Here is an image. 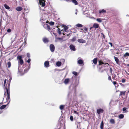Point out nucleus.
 Listing matches in <instances>:
<instances>
[{
  "mask_svg": "<svg viewBox=\"0 0 129 129\" xmlns=\"http://www.w3.org/2000/svg\"><path fill=\"white\" fill-rule=\"evenodd\" d=\"M17 59L18 60V67L19 70V67L20 65H22L23 63V61L22 59V57L21 56H18L17 57Z\"/></svg>",
  "mask_w": 129,
  "mask_h": 129,
  "instance_id": "obj_1",
  "label": "nucleus"
},
{
  "mask_svg": "<svg viewBox=\"0 0 129 129\" xmlns=\"http://www.w3.org/2000/svg\"><path fill=\"white\" fill-rule=\"evenodd\" d=\"M10 84V83L9 84ZM9 84H8V87H5V88L4 96L6 97H10V92L9 89Z\"/></svg>",
  "mask_w": 129,
  "mask_h": 129,
  "instance_id": "obj_2",
  "label": "nucleus"
},
{
  "mask_svg": "<svg viewBox=\"0 0 129 129\" xmlns=\"http://www.w3.org/2000/svg\"><path fill=\"white\" fill-rule=\"evenodd\" d=\"M76 87H75L73 90L69 92L68 94V96L69 97L71 96H76Z\"/></svg>",
  "mask_w": 129,
  "mask_h": 129,
  "instance_id": "obj_3",
  "label": "nucleus"
},
{
  "mask_svg": "<svg viewBox=\"0 0 129 129\" xmlns=\"http://www.w3.org/2000/svg\"><path fill=\"white\" fill-rule=\"evenodd\" d=\"M50 49L51 52H53L55 49L54 46L53 44H51L50 46Z\"/></svg>",
  "mask_w": 129,
  "mask_h": 129,
  "instance_id": "obj_4",
  "label": "nucleus"
},
{
  "mask_svg": "<svg viewBox=\"0 0 129 129\" xmlns=\"http://www.w3.org/2000/svg\"><path fill=\"white\" fill-rule=\"evenodd\" d=\"M104 110L101 108H99L97 110L96 112L98 114H100L101 113L104 112Z\"/></svg>",
  "mask_w": 129,
  "mask_h": 129,
  "instance_id": "obj_5",
  "label": "nucleus"
},
{
  "mask_svg": "<svg viewBox=\"0 0 129 129\" xmlns=\"http://www.w3.org/2000/svg\"><path fill=\"white\" fill-rule=\"evenodd\" d=\"M45 1L44 0H40V4L42 7H44L45 5Z\"/></svg>",
  "mask_w": 129,
  "mask_h": 129,
  "instance_id": "obj_6",
  "label": "nucleus"
},
{
  "mask_svg": "<svg viewBox=\"0 0 129 129\" xmlns=\"http://www.w3.org/2000/svg\"><path fill=\"white\" fill-rule=\"evenodd\" d=\"M43 26L45 29L48 30H49L50 29V26L48 24L46 23L44 24L43 25Z\"/></svg>",
  "mask_w": 129,
  "mask_h": 129,
  "instance_id": "obj_7",
  "label": "nucleus"
},
{
  "mask_svg": "<svg viewBox=\"0 0 129 129\" xmlns=\"http://www.w3.org/2000/svg\"><path fill=\"white\" fill-rule=\"evenodd\" d=\"M77 41L79 43H84L86 42V41L85 40L82 39H78Z\"/></svg>",
  "mask_w": 129,
  "mask_h": 129,
  "instance_id": "obj_8",
  "label": "nucleus"
},
{
  "mask_svg": "<svg viewBox=\"0 0 129 129\" xmlns=\"http://www.w3.org/2000/svg\"><path fill=\"white\" fill-rule=\"evenodd\" d=\"M70 48L72 51H74L76 50V49L75 46L71 44L70 45Z\"/></svg>",
  "mask_w": 129,
  "mask_h": 129,
  "instance_id": "obj_9",
  "label": "nucleus"
},
{
  "mask_svg": "<svg viewBox=\"0 0 129 129\" xmlns=\"http://www.w3.org/2000/svg\"><path fill=\"white\" fill-rule=\"evenodd\" d=\"M99 62V64L100 65H101L102 64H104V66H105L104 67H105V66H107V64H108V63H104L102 62V61H100Z\"/></svg>",
  "mask_w": 129,
  "mask_h": 129,
  "instance_id": "obj_10",
  "label": "nucleus"
},
{
  "mask_svg": "<svg viewBox=\"0 0 129 129\" xmlns=\"http://www.w3.org/2000/svg\"><path fill=\"white\" fill-rule=\"evenodd\" d=\"M70 81V79L69 78H66L64 80V83L65 84H68L69 82Z\"/></svg>",
  "mask_w": 129,
  "mask_h": 129,
  "instance_id": "obj_11",
  "label": "nucleus"
},
{
  "mask_svg": "<svg viewBox=\"0 0 129 129\" xmlns=\"http://www.w3.org/2000/svg\"><path fill=\"white\" fill-rule=\"evenodd\" d=\"M10 97H4L3 100V101L4 102H7L10 99Z\"/></svg>",
  "mask_w": 129,
  "mask_h": 129,
  "instance_id": "obj_12",
  "label": "nucleus"
},
{
  "mask_svg": "<svg viewBox=\"0 0 129 129\" xmlns=\"http://www.w3.org/2000/svg\"><path fill=\"white\" fill-rule=\"evenodd\" d=\"M22 9V8L20 6L17 7L16 8V10L18 11H21Z\"/></svg>",
  "mask_w": 129,
  "mask_h": 129,
  "instance_id": "obj_13",
  "label": "nucleus"
},
{
  "mask_svg": "<svg viewBox=\"0 0 129 129\" xmlns=\"http://www.w3.org/2000/svg\"><path fill=\"white\" fill-rule=\"evenodd\" d=\"M49 62L48 61H46L44 63V66L46 67H49Z\"/></svg>",
  "mask_w": 129,
  "mask_h": 129,
  "instance_id": "obj_14",
  "label": "nucleus"
},
{
  "mask_svg": "<svg viewBox=\"0 0 129 129\" xmlns=\"http://www.w3.org/2000/svg\"><path fill=\"white\" fill-rule=\"evenodd\" d=\"M43 40L44 42L45 43H47L49 42L48 39L46 38H43Z\"/></svg>",
  "mask_w": 129,
  "mask_h": 129,
  "instance_id": "obj_15",
  "label": "nucleus"
},
{
  "mask_svg": "<svg viewBox=\"0 0 129 129\" xmlns=\"http://www.w3.org/2000/svg\"><path fill=\"white\" fill-rule=\"evenodd\" d=\"M78 63L79 64H81L83 63V61L81 59H79L77 61Z\"/></svg>",
  "mask_w": 129,
  "mask_h": 129,
  "instance_id": "obj_16",
  "label": "nucleus"
},
{
  "mask_svg": "<svg viewBox=\"0 0 129 129\" xmlns=\"http://www.w3.org/2000/svg\"><path fill=\"white\" fill-rule=\"evenodd\" d=\"M99 13L100 14H101L102 13H105L106 12V10H104V9H103L101 10H100L99 11Z\"/></svg>",
  "mask_w": 129,
  "mask_h": 129,
  "instance_id": "obj_17",
  "label": "nucleus"
},
{
  "mask_svg": "<svg viewBox=\"0 0 129 129\" xmlns=\"http://www.w3.org/2000/svg\"><path fill=\"white\" fill-rule=\"evenodd\" d=\"M114 58L115 60L117 63V64H119V59L116 57L115 56H114Z\"/></svg>",
  "mask_w": 129,
  "mask_h": 129,
  "instance_id": "obj_18",
  "label": "nucleus"
},
{
  "mask_svg": "<svg viewBox=\"0 0 129 129\" xmlns=\"http://www.w3.org/2000/svg\"><path fill=\"white\" fill-rule=\"evenodd\" d=\"M61 64V63L60 61H57L56 62V65L58 67L60 66Z\"/></svg>",
  "mask_w": 129,
  "mask_h": 129,
  "instance_id": "obj_19",
  "label": "nucleus"
},
{
  "mask_svg": "<svg viewBox=\"0 0 129 129\" xmlns=\"http://www.w3.org/2000/svg\"><path fill=\"white\" fill-rule=\"evenodd\" d=\"M93 26L95 28H97L99 27V25L98 24L95 23L93 25Z\"/></svg>",
  "mask_w": 129,
  "mask_h": 129,
  "instance_id": "obj_20",
  "label": "nucleus"
},
{
  "mask_svg": "<svg viewBox=\"0 0 129 129\" xmlns=\"http://www.w3.org/2000/svg\"><path fill=\"white\" fill-rule=\"evenodd\" d=\"M127 108L126 107H124L122 109V110L123 113H126L128 112V111L126 110Z\"/></svg>",
  "mask_w": 129,
  "mask_h": 129,
  "instance_id": "obj_21",
  "label": "nucleus"
},
{
  "mask_svg": "<svg viewBox=\"0 0 129 129\" xmlns=\"http://www.w3.org/2000/svg\"><path fill=\"white\" fill-rule=\"evenodd\" d=\"M7 105H3L0 108V110H2L4 109V108H6V107Z\"/></svg>",
  "mask_w": 129,
  "mask_h": 129,
  "instance_id": "obj_22",
  "label": "nucleus"
},
{
  "mask_svg": "<svg viewBox=\"0 0 129 129\" xmlns=\"http://www.w3.org/2000/svg\"><path fill=\"white\" fill-rule=\"evenodd\" d=\"M76 26L77 27H82L83 26V25L82 24H79V23H78V24H76Z\"/></svg>",
  "mask_w": 129,
  "mask_h": 129,
  "instance_id": "obj_23",
  "label": "nucleus"
},
{
  "mask_svg": "<svg viewBox=\"0 0 129 129\" xmlns=\"http://www.w3.org/2000/svg\"><path fill=\"white\" fill-rule=\"evenodd\" d=\"M124 115L122 114H121L118 116V117L120 119L123 118H124Z\"/></svg>",
  "mask_w": 129,
  "mask_h": 129,
  "instance_id": "obj_24",
  "label": "nucleus"
},
{
  "mask_svg": "<svg viewBox=\"0 0 129 129\" xmlns=\"http://www.w3.org/2000/svg\"><path fill=\"white\" fill-rule=\"evenodd\" d=\"M110 122L111 123L114 124L115 123V121L114 120L112 119H111L110 120Z\"/></svg>",
  "mask_w": 129,
  "mask_h": 129,
  "instance_id": "obj_25",
  "label": "nucleus"
},
{
  "mask_svg": "<svg viewBox=\"0 0 129 129\" xmlns=\"http://www.w3.org/2000/svg\"><path fill=\"white\" fill-rule=\"evenodd\" d=\"M93 62L95 64H96L97 62V59L96 58H94L93 60Z\"/></svg>",
  "mask_w": 129,
  "mask_h": 129,
  "instance_id": "obj_26",
  "label": "nucleus"
},
{
  "mask_svg": "<svg viewBox=\"0 0 129 129\" xmlns=\"http://www.w3.org/2000/svg\"><path fill=\"white\" fill-rule=\"evenodd\" d=\"M65 107V105H62L60 106L59 107L60 109L62 110H63Z\"/></svg>",
  "mask_w": 129,
  "mask_h": 129,
  "instance_id": "obj_27",
  "label": "nucleus"
},
{
  "mask_svg": "<svg viewBox=\"0 0 129 129\" xmlns=\"http://www.w3.org/2000/svg\"><path fill=\"white\" fill-rule=\"evenodd\" d=\"M68 27L66 26L65 25L63 26L64 30L65 31H66L68 29Z\"/></svg>",
  "mask_w": 129,
  "mask_h": 129,
  "instance_id": "obj_28",
  "label": "nucleus"
},
{
  "mask_svg": "<svg viewBox=\"0 0 129 129\" xmlns=\"http://www.w3.org/2000/svg\"><path fill=\"white\" fill-rule=\"evenodd\" d=\"M72 2L74 3L75 5H76L78 4V3L76 0H72Z\"/></svg>",
  "mask_w": 129,
  "mask_h": 129,
  "instance_id": "obj_29",
  "label": "nucleus"
},
{
  "mask_svg": "<svg viewBox=\"0 0 129 129\" xmlns=\"http://www.w3.org/2000/svg\"><path fill=\"white\" fill-rule=\"evenodd\" d=\"M103 121H102L100 125V128L101 129H103Z\"/></svg>",
  "mask_w": 129,
  "mask_h": 129,
  "instance_id": "obj_30",
  "label": "nucleus"
},
{
  "mask_svg": "<svg viewBox=\"0 0 129 129\" xmlns=\"http://www.w3.org/2000/svg\"><path fill=\"white\" fill-rule=\"evenodd\" d=\"M129 56V53L128 52H126L123 55V57H125L126 56Z\"/></svg>",
  "mask_w": 129,
  "mask_h": 129,
  "instance_id": "obj_31",
  "label": "nucleus"
},
{
  "mask_svg": "<svg viewBox=\"0 0 129 129\" xmlns=\"http://www.w3.org/2000/svg\"><path fill=\"white\" fill-rule=\"evenodd\" d=\"M8 68H9L11 66V63L10 62H8L7 64Z\"/></svg>",
  "mask_w": 129,
  "mask_h": 129,
  "instance_id": "obj_32",
  "label": "nucleus"
},
{
  "mask_svg": "<svg viewBox=\"0 0 129 129\" xmlns=\"http://www.w3.org/2000/svg\"><path fill=\"white\" fill-rule=\"evenodd\" d=\"M125 91H122L120 93V94H119L120 96L122 95H123L125 94Z\"/></svg>",
  "mask_w": 129,
  "mask_h": 129,
  "instance_id": "obj_33",
  "label": "nucleus"
},
{
  "mask_svg": "<svg viewBox=\"0 0 129 129\" xmlns=\"http://www.w3.org/2000/svg\"><path fill=\"white\" fill-rule=\"evenodd\" d=\"M5 7L7 9H10V7L6 5L5 4L4 5Z\"/></svg>",
  "mask_w": 129,
  "mask_h": 129,
  "instance_id": "obj_34",
  "label": "nucleus"
},
{
  "mask_svg": "<svg viewBox=\"0 0 129 129\" xmlns=\"http://www.w3.org/2000/svg\"><path fill=\"white\" fill-rule=\"evenodd\" d=\"M96 21L99 22H102V20L101 18H98L96 19Z\"/></svg>",
  "mask_w": 129,
  "mask_h": 129,
  "instance_id": "obj_35",
  "label": "nucleus"
},
{
  "mask_svg": "<svg viewBox=\"0 0 129 129\" xmlns=\"http://www.w3.org/2000/svg\"><path fill=\"white\" fill-rule=\"evenodd\" d=\"M84 29L85 30L84 31V33H86L87 32V31L88 30V29L87 28H86V27H85L84 28Z\"/></svg>",
  "mask_w": 129,
  "mask_h": 129,
  "instance_id": "obj_36",
  "label": "nucleus"
},
{
  "mask_svg": "<svg viewBox=\"0 0 129 129\" xmlns=\"http://www.w3.org/2000/svg\"><path fill=\"white\" fill-rule=\"evenodd\" d=\"M76 37H74L71 40V41H72V42H74L76 40Z\"/></svg>",
  "mask_w": 129,
  "mask_h": 129,
  "instance_id": "obj_37",
  "label": "nucleus"
},
{
  "mask_svg": "<svg viewBox=\"0 0 129 129\" xmlns=\"http://www.w3.org/2000/svg\"><path fill=\"white\" fill-rule=\"evenodd\" d=\"M75 76L77 75V73L76 72H73L72 73Z\"/></svg>",
  "mask_w": 129,
  "mask_h": 129,
  "instance_id": "obj_38",
  "label": "nucleus"
},
{
  "mask_svg": "<svg viewBox=\"0 0 129 129\" xmlns=\"http://www.w3.org/2000/svg\"><path fill=\"white\" fill-rule=\"evenodd\" d=\"M70 120L72 121L73 120V117L72 116H71L70 117Z\"/></svg>",
  "mask_w": 129,
  "mask_h": 129,
  "instance_id": "obj_39",
  "label": "nucleus"
},
{
  "mask_svg": "<svg viewBox=\"0 0 129 129\" xmlns=\"http://www.w3.org/2000/svg\"><path fill=\"white\" fill-rule=\"evenodd\" d=\"M57 30L58 34L59 35H60L61 34V31L60 30V29L59 28H58L57 29Z\"/></svg>",
  "mask_w": 129,
  "mask_h": 129,
  "instance_id": "obj_40",
  "label": "nucleus"
},
{
  "mask_svg": "<svg viewBox=\"0 0 129 129\" xmlns=\"http://www.w3.org/2000/svg\"><path fill=\"white\" fill-rule=\"evenodd\" d=\"M54 24V22H51L50 23V25H52Z\"/></svg>",
  "mask_w": 129,
  "mask_h": 129,
  "instance_id": "obj_41",
  "label": "nucleus"
},
{
  "mask_svg": "<svg viewBox=\"0 0 129 129\" xmlns=\"http://www.w3.org/2000/svg\"><path fill=\"white\" fill-rule=\"evenodd\" d=\"M125 81V79H122L121 82L122 83H124Z\"/></svg>",
  "mask_w": 129,
  "mask_h": 129,
  "instance_id": "obj_42",
  "label": "nucleus"
},
{
  "mask_svg": "<svg viewBox=\"0 0 129 129\" xmlns=\"http://www.w3.org/2000/svg\"><path fill=\"white\" fill-rule=\"evenodd\" d=\"M11 30L10 28H9L7 29V31L8 33H10L11 32Z\"/></svg>",
  "mask_w": 129,
  "mask_h": 129,
  "instance_id": "obj_43",
  "label": "nucleus"
},
{
  "mask_svg": "<svg viewBox=\"0 0 129 129\" xmlns=\"http://www.w3.org/2000/svg\"><path fill=\"white\" fill-rule=\"evenodd\" d=\"M27 56L28 57H30V54L28 53H27Z\"/></svg>",
  "mask_w": 129,
  "mask_h": 129,
  "instance_id": "obj_44",
  "label": "nucleus"
},
{
  "mask_svg": "<svg viewBox=\"0 0 129 129\" xmlns=\"http://www.w3.org/2000/svg\"><path fill=\"white\" fill-rule=\"evenodd\" d=\"M31 61L30 59V58H29L28 60L27 61V62L28 63H29Z\"/></svg>",
  "mask_w": 129,
  "mask_h": 129,
  "instance_id": "obj_45",
  "label": "nucleus"
},
{
  "mask_svg": "<svg viewBox=\"0 0 129 129\" xmlns=\"http://www.w3.org/2000/svg\"><path fill=\"white\" fill-rule=\"evenodd\" d=\"M74 113L78 115V113L76 111H74Z\"/></svg>",
  "mask_w": 129,
  "mask_h": 129,
  "instance_id": "obj_46",
  "label": "nucleus"
},
{
  "mask_svg": "<svg viewBox=\"0 0 129 129\" xmlns=\"http://www.w3.org/2000/svg\"><path fill=\"white\" fill-rule=\"evenodd\" d=\"M108 80H111V77L110 76H109L108 77Z\"/></svg>",
  "mask_w": 129,
  "mask_h": 129,
  "instance_id": "obj_47",
  "label": "nucleus"
},
{
  "mask_svg": "<svg viewBox=\"0 0 129 129\" xmlns=\"http://www.w3.org/2000/svg\"><path fill=\"white\" fill-rule=\"evenodd\" d=\"M6 79H5V80L4 81V86L5 85V83L6 82Z\"/></svg>",
  "mask_w": 129,
  "mask_h": 129,
  "instance_id": "obj_48",
  "label": "nucleus"
},
{
  "mask_svg": "<svg viewBox=\"0 0 129 129\" xmlns=\"http://www.w3.org/2000/svg\"><path fill=\"white\" fill-rule=\"evenodd\" d=\"M56 39H58V40H60L62 39L61 38H56Z\"/></svg>",
  "mask_w": 129,
  "mask_h": 129,
  "instance_id": "obj_49",
  "label": "nucleus"
},
{
  "mask_svg": "<svg viewBox=\"0 0 129 129\" xmlns=\"http://www.w3.org/2000/svg\"><path fill=\"white\" fill-rule=\"evenodd\" d=\"M109 44L111 46V47H112V46H113L112 44V43H111V42H109Z\"/></svg>",
  "mask_w": 129,
  "mask_h": 129,
  "instance_id": "obj_50",
  "label": "nucleus"
},
{
  "mask_svg": "<svg viewBox=\"0 0 129 129\" xmlns=\"http://www.w3.org/2000/svg\"><path fill=\"white\" fill-rule=\"evenodd\" d=\"M114 75V77H113V76L112 77V78H113V79H115V77H116V75L115 74Z\"/></svg>",
  "mask_w": 129,
  "mask_h": 129,
  "instance_id": "obj_51",
  "label": "nucleus"
},
{
  "mask_svg": "<svg viewBox=\"0 0 129 129\" xmlns=\"http://www.w3.org/2000/svg\"><path fill=\"white\" fill-rule=\"evenodd\" d=\"M64 1L67 2H70L71 1V0H64Z\"/></svg>",
  "mask_w": 129,
  "mask_h": 129,
  "instance_id": "obj_52",
  "label": "nucleus"
},
{
  "mask_svg": "<svg viewBox=\"0 0 129 129\" xmlns=\"http://www.w3.org/2000/svg\"><path fill=\"white\" fill-rule=\"evenodd\" d=\"M113 83L114 85H115L116 84V82L115 81H114L113 82Z\"/></svg>",
  "mask_w": 129,
  "mask_h": 129,
  "instance_id": "obj_53",
  "label": "nucleus"
},
{
  "mask_svg": "<svg viewBox=\"0 0 129 129\" xmlns=\"http://www.w3.org/2000/svg\"><path fill=\"white\" fill-rule=\"evenodd\" d=\"M110 71L112 73V69L111 68L110 69Z\"/></svg>",
  "mask_w": 129,
  "mask_h": 129,
  "instance_id": "obj_54",
  "label": "nucleus"
},
{
  "mask_svg": "<svg viewBox=\"0 0 129 129\" xmlns=\"http://www.w3.org/2000/svg\"><path fill=\"white\" fill-rule=\"evenodd\" d=\"M83 14H84V15H85L86 14H87V13H83Z\"/></svg>",
  "mask_w": 129,
  "mask_h": 129,
  "instance_id": "obj_55",
  "label": "nucleus"
},
{
  "mask_svg": "<svg viewBox=\"0 0 129 129\" xmlns=\"http://www.w3.org/2000/svg\"><path fill=\"white\" fill-rule=\"evenodd\" d=\"M93 27H91L90 28V30Z\"/></svg>",
  "mask_w": 129,
  "mask_h": 129,
  "instance_id": "obj_56",
  "label": "nucleus"
},
{
  "mask_svg": "<svg viewBox=\"0 0 129 129\" xmlns=\"http://www.w3.org/2000/svg\"><path fill=\"white\" fill-rule=\"evenodd\" d=\"M127 66L129 67V64H127Z\"/></svg>",
  "mask_w": 129,
  "mask_h": 129,
  "instance_id": "obj_57",
  "label": "nucleus"
},
{
  "mask_svg": "<svg viewBox=\"0 0 129 129\" xmlns=\"http://www.w3.org/2000/svg\"><path fill=\"white\" fill-rule=\"evenodd\" d=\"M77 14V12H76V13H75V14Z\"/></svg>",
  "mask_w": 129,
  "mask_h": 129,
  "instance_id": "obj_58",
  "label": "nucleus"
},
{
  "mask_svg": "<svg viewBox=\"0 0 129 129\" xmlns=\"http://www.w3.org/2000/svg\"><path fill=\"white\" fill-rule=\"evenodd\" d=\"M81 30H83V29H81Z\"/></svg>",
  "mask_w": 129,
  "mask_h": 129,
  "instance_id": "obj_59",
  "label": "nucleus"
},
{
  "mask_svg": "<svg viewBox=\"0 0 129 129\" xmlns=\"http://www.w3.org/2000/svg\"><path fill=\"white\" fill-rule=\"evenodd\" d=\"M46 22V23H47V22H48V21H47Z\"/></svg>",
  "mask_w": 129,
  "mask_h": 129,
  "instance_id": "obj_60",
  "label": "nucleus"
},
{
  "mask_svg": "<svg viewBox=\"0 0 129 129\" xmlns=\"http://www.w3.org/2000/svg\"><path fill=\"white\" fill-rule=\"evenodd\" d=\"M112 102V101H111V102H110V104Z\"/></svg>",
  "mask_w": 129,
  "mask_h": 129,
  "instance_id": "obj_61",
  "label": "nucleus"
},
{
  "mask_svg": "<svg viewBox=\"0 0 129 129\" xmlns=\"http://www.w3.org/2000/svg\"><path fill=\"white\" fill-rule=\"evenodd\" d=\"M114 116H115V117H117V116H116V115H115H115H114Z\"/></svg>",
  "mask_w": 129,
  "mask_h": 129,
  "instance_id": "obj_62",
  "label": "nucleus"
},
{
  "mask_svg": "<svg viewBox=\"0 0 129 129\" xmlns=\"http://www.w3.org/2000/svg\"><path fill=\"white\" fill-rule=\"evenodd\" d=\"M79 58H80V57H79V58H78V59H79Z\"/></svg>",
  "mask_w": 129,
  "mask_h": 129,
  "instance_id": "obj_63",
  "label": "nucleus"
},
{
  "mask_svg": "<svg viewBox=\"0 0 129 129\" xmlns=\"http://www.w3.org/2000/svg\"><path fill=\"white\" fill-rule=\"evenodd\" d=\"M126 16H129V15H126Z\"/></svg>",
  "mask_w": 129,
  "mask_h": 129,
  "instance_id": "obj_64",
  "label": "nucleus"
}]
</instances>
